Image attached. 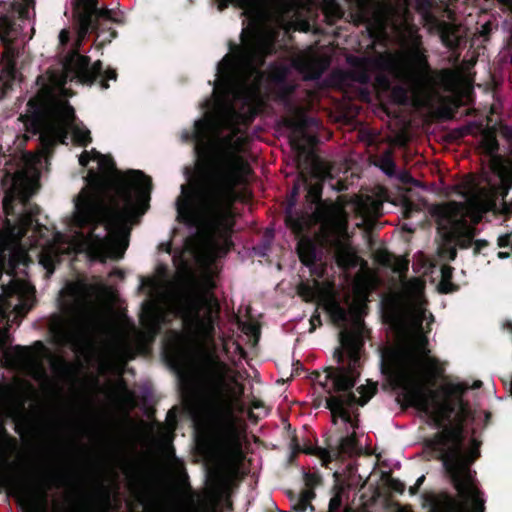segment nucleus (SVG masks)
<instances>
[{
  "label": "nucleus",
  "instance_id": "26",
  "mask_svg": "<svg viewBox=\"0 0 512 512\" xmlns=\"http://www.w3.org/2000/svg\"><path fill=\"white\" fill-rule=\"evenodd\" d=\"M437 30L442 43L448 48H454L458 45V36L456 27L448 22L440 21Z\"/></svg>",
  "mask_w": 512,
  "mask_h": 512
},
{
  "label": "nucleus",
  "instance_id": "18",
  "mask_svg": "<svg viewBox=\"0 0 512 512\" xmlns=\"http://www.w3.org/2000/svg\"><path fill=\"white\" fill-rule=\"evenodd\" d=\"M140 322L147 338L153 341L161 333L162 326L167 322V318L160 304L144 302Z\"/></svg>",
  "mask_w": 512,
  "mask_h": 512
},
{
  "label": "nucleus",
  "instance_id": "6",
  "mask_svg": "<svg viewBox=\"0 0 512 512\" xmlns=\"http://www.w3.org/2000/svg\"><path fill=\"white\" fill-rule=\"evenodd\" d=\"M341 346L334 351V358L338 366H329L324 369V381L318 380L328 393L326 408L330 410L333 423L341 418L345 423H351L352 418L348 408L358 405L363 407L377 392V385H361L357 397L352 391L360 376L361 341L353 334L341 335Z\"/></svg>",
  "mask_w": 512,
  "mask_h": 512
},
{
  "label": "nucleus",
  "instance_id": "25",
  "mask_svg": "<svg viewBox=\"0 0 512 512\" xmlns=\"http://www.w3.org/2000/svg\"><path fill=\"white\" fill-rule=\"evenodd\" d=\"M187 512H217L218 502L213 499L196 500V495L191 493L187 499Z\"/></svg>",
  "mask_w": 512,
  "mask_h": 512
},
{
  "label": "nucleus",
  "instance_id": "54",
  "mask_svg": "<svg viewBox=\"0 0 512 512\" xmlns=\"http://www.w3.org/2000/svg\"><path fill=\"white\" fill-rule=\"evenodd\" d=\"M424 481H425V476H424V475H422V476H420V477L416 480L415 485H416L417 487H419V488H420Z\"/></svg>",
  "mask_w": 512,
  "mask_h": 512
},
{
  "label": "nucleus",
  "instance_id": "30",
  "mask_svg": "<svg viewBox=\"0 0 512 512\" xmlns=\"http://www.w3.org/2000/svg\"><path fill=\"white\" fill-rule=\"evenodd\" d=\"M454 268L450 265H443L441 267V277L442 280L438 286L439 292L443 294H448L454 292L457 289V286L451 282L453 277Z\"/></svg>",
  "mask_w": 512,
  "mask_h": 512
},
{
  "label": "nucleus",
  "instance_id": "32",
  "mask_svg": "<svg viewBox=\"0 0 512 512\" xmlns=\"http://www.w3.org/2000/svg\"><path fill=\"white\" fill-rule=\"evenodd\" d=\"M358 446V440L355 433L342 437L339 440V445L336 454L339 455H351L353 454Z\"/></svg>",
  "mask_w": 512,
  "mask_h": 512
},
{
  "label": "nucleus",
  "instance_id": "60",
  "mask_svg": "<svg viewBox=\"0 0 512 512\" xmlns=\"http://www.w3.org/2000/svg\"><path fill=\"white\" fill-rule=\"evenodd\" d=\"M485 418H486V423H488L489 419L491 418V413L490 412H486L485 413Z\"/></svg>",
  "mask_w": 512,
  "mask_h": 512
},
{
  "label": "nucleus",
  "instance_id": "63",
  "mask_svg": "<svg viewBox=\"0 0 512 512\" xmlns=\"http://www.w3.org/2000/svg\"><path fill=\"white\" fill-rule=\"evenodd\" d=\"M1 14L13 15V14H12V13H10L9 11H6V12L0 11V15H1Z\"/></svg>",
  "mask_w": 512,
  "mask_h": 512
},
{
  "label": "nucleus",
  "instance_id": "46",
  "mask_svg": "<svg viewBox=\"0 0 512 512\" xmlns=\"http://www.w3.org/2000/svg\"><path fill=\"white\" fill-rule=\"evenodd\" d=\"M9 342H11L9 328L4 327V328L0 329V348L4 347Z\"/></svg>",
  "mask_w": 512,
  "mask_h": 512
},
{
  "label": "nucleus",
  "instance_id": "47",
  "mask_svg": "<svg viewBox=\"0 0 512 512\" xmlns=\"http://www.w3.org/2000/svg\"><path fill=\"white\" fill-rule=\"evenodd\" d=\"M473 243H474V249H473L474 255L479 254L484 248H486L489 245L488 241H486L484 239L476 240Z\"/></svg>",
  "mask_w": 512,
  "mask_h": 512
},
{
  "label": "nucleus",
  "instance_id": "5",
  "mask_svg": "<svg viewBox=\"0 0 512 512\" xmlns=\"http://www.w3.org/2000/svg\"><path fill=\"white\" fill-rule=\"evenodd\" d=\"M232 373V368L221 359L215 347L200 352L197 376L202 397V422L224 442L237 438L234 390L230 384L236 379Z\"/></svg>",
  "mask_w": 512,
  "mask_h": 512
},
{
  "label": "nucleus",
  "instance_id": "27",
  "mask_svg": "<svg viewBox=\"0 0 512 512\" xmlns=\"http://www.w3.org/2000/svg\"><path fill=\"white\" fill-rule=\"evenodd\" d=\"M468 390V386L462 383L453 384L448 387L447 393L449 395H453L459 398V406L460 411L463 416V418H469L472 416V411L469 408V405L467 402L462 400V396L464 393Z\"/></svg>",
  "mask_w": 512,
  "mask_h": 512
},
{
  "label": "nucleus",
  "instance_id": "62",
  "mask_svg": "<svg viewBox=\"0 0 512 512\" xmlns=\"http://www.w3.org/2000/svg\"><path fill=\"white\" fill-rule=\"evenodd\" d=\"M62 367H63V369H64L65 371L69 370V366H68V364H67V363H65V362L63 363Z\"/></svg>",
  "mask_w": 512,
  "mask_h": 512
},
{
  "label": "nucleus",
  "instance_id": "51",
  "mask_svg": "<svg viewBox=\"0 0 512 512\" xmlns=\"http://www.w3.org/2000/svg\"><path fill=\"white\" fill-rule=\"evenodd\" d=\"M88 161H89V159H88L87 152H86V151H84V152L81 154L80 158H79V162H80V164H81V165L86 166V165H87V163H88Z\"/></svg>",
  "mask_w": 512,
  "mask_h": 512
},
{
  "label": "nucleus",
  "instance_id": "56",
  "mask_svg": "<svg viewBox=\"0 0 512 512\" xmlns=\"http://www.w3.org/2000/svg\"><path fill=\"white\" fill-rule=\"evenodd\" d=\"M368 80V75L366 73H362L361 76H360V81L362 83H366Z\"/></svg>",
  "mask_w": 512,
  "mask_h": 512
},
{
  "label": "nucleus",
  "instance_id": "64",
  "mask_svg": "<svg viewBox=\"0 0 512 512\" xmlns=\"http://www.w3.org/2000/svg\"><path fill=\"white\" fill-rule=\"evenodd\" d=\"M304 289H305L308 293H311V289H310V287H308V286H307V287H304Z\"/></svg>",
  "mask_w": 512,
  "mask_h": 512
},
{
  "label": "nucleus",
  "instance_id": "57",
  "mask_svg": "<svg viewBox=\"0 0 512 512\" xmlns=\"http://www.w3.org/2000/svg\"><path fill=\"white\" fill-rule=\"evenodd\" d=\"M509 256H510V254H509V253H507V252H499V253H498V257H499V258H502V259H503V258H508Z\"/></svg>",
  "mask_w": 512,
  "mask_h": 512
},
{
  "label": "nucleus",
  "instance_id": "49",
  "mask_svg": "<svg viewBox=\"0 0 512 512\" xmlns=\"http://www.w3.org/2000/svg\"><path fill=\"white\" fill-rule=\"evenodd\" d=\"M59 40L61 44H66L69 41V33L66 30H61L59 34Z\"/></svg>",
  "mask_w": 512,
  "mask_h": 512
},
{
  "label": "nucleus",
  "instance_id": "50",
  "mask_svg": "<svg viewBox=\"0 0 512 512\" xmlns=\"http://www.w3.org/2000/svg\"><path fill=\"white\" fill-rule=\"evenodd\" d=\"M315 322H318V325H321V318H320V315L317 314V315H313L310 319V323H311V329L310 331H313L315 330Z\"/></svg>",
  "mask_w": 512,
  "mask_h": 512
},
{
  "label": "nucleus",
  "instance_id": "34",
  "mask_svg": "<svg viewBox=\"0 0 512 512\" xmlns=\"http://www.w3.org/2000/svg\"><path fill=\"white\" fill-rule=\"evenodd\" d=\"M17 444V439L10 435L4 424L0 422V449L4 452L14 451Z\"/></svg>",
  "mask_w": 512,
  "mask_h": 512
},
{
  "label": "nucleus",
  "instance_id": "12",
  "mask_svg": "<svg viewBox=\"0 0 512 512\" xmlns=\"http://www.w3.org/2000/svg\"><path fill=\"white\" fill-rule=\"evenodd\" d=\"M73 13L79 26L80 37H85L89 32H94L100 37L107 32L108 36L102 43H110L117 37V31L107 27V23L118 22L115 18L116 12L106 7H98V0H76Z\"/></svg>",
  "mask_w": 512,
  "mask_h": 512
},
{
  "label": "nucleus",
  "instance_id": "38",
  "mask_svg": "<svg viewBox=\"0 0 512 512\" xmlns=\"http://www.w3.org/2000/svg\"><path fill=\"white\" fill-rule=\"evenodd\" d=\"M262 1L263 0H218V9L223 11L233 2H236L241 8H255L259 6Z\"/></svg>",
  "mask_w": 512,
  "mask_h": 512
},
{
  "label": "nucleus",
  "instance_id": "13",
  "mask_svg": "<svg viewBox=\"0 0 512 512\" xmlns=\"http://www.w3.org/2000/svg\"><path fill=\"white\" fill-rule=\"evenodd\" d=\"M94 324V319L87 315L65 318L55 314L50 319L49 330L60 341L78 350L88 346Z\"/></svg>",
  "mask_w": 512,
  "mask_h": 512
},
{
  "label": "nucleus",
  "instance_id": "53",
  "mask_svg": "<svg viewBox=\"0 0 512 512\" xmlns=\"http://www.w3.org/2000/svg\"><path fill=\"white\" fill-rule=\"evenodd\" d=\"M5 268V255L0 259V277L2 276L3 270Z\"/></svg>",
  "mask_w": 512,
  "mask_h": 512
},
{
  "label": "nucleus",
  "instance_id": "61",
  "mask_svg": "<svg viewBox=\"0 0 512 512\" xmlns=\"http://www.w3.org/2000/svg\"><path fill=\"white\" fill-rule=\"evenodd\" d=\"M35 345L39 346L40 348H44V345L41 341H36Z\"/></svg>",
  "mask_w": 512,
  "mask_h": 512
},
{
  "label": "nucleus",
  "instance_id": "14",
  "mask_svg": "<svg viewBox=\"0 0 512 512\" xmlns=\"http://www.w3.org/2000/svg\"><path fill=\"white\" fill-rule=\"evenodd\" d=\"M466 210V203L451 201L445 206L437 208L436 212L438 216L452 221V229L445 235V240L454 242L460 249L470 248L477 233V229L469 225L464 218Z\"/></svg>",
  "mask_w": 512,
  "mask_h": 512
},
{
  "label": "nucleus",
  "instance_id": "4",
  "mask_svg": "<svg viewBox=\"0 0 512 512\" xmlns=\"http://www.w3.org/2000/svg\"><path fill=\"white\" fill-rule=\"evenodd\" d=\"M36 84L40 86L39 90L28 100L26 113L18 117L25 131L39 136L47 148L58 143L67 144L69 132L77 145L87 147L92 142L91 132L82 122L77 123L75 109L70 102L58 97L43 75L36 78Z\"/></svg>",
  "mask_w": 512,
  "mask_h": 512
},
{
  "label": "nucleus",
  "instance_id": "48",
  "mask_svg": "<svg viewBox=\"0 0 512 512\" xmlns=\"http://www.w3.org/2000/svg\"><path fill=\"white\" fill-rule=\"evenodd\" d=\"M511 241V234L501 235L498 238V246L499 247H508Z\"/></svg>",
  "mask_w": 512,
  "mask_h": 512
},
{
  "label": "nucleus",
  "instance_id": "24",
  "mask_svg": "<svg viewBox=\"0 0 512 512\" xmlns=\"http://www.w3.org/2000/svg\"><path fill=\"white\" fill-rule=\"evenodd\" d=\"M335 260L337 265L343 270L355 268L358 264V259L353 250L344 244H339L335 252Z\"/></svg>",
  "mask_w": 512,
  "mask_h": 512
},
{
  "label": "nucleus",
  "instance_id": "28",
  "mask_svg": "<svg viewBox=\"0 0 512 512\" xmlns=\"http://www.w3.org/2000/svg\"><path fill=\"white\" fill-rule=\"evenodd\" d=\"M315 497V491L302 490L292 505L293 511L305 512L308 508H310L311 511H314V506L311 504V501Z\"/></svg>",
  "mask_w": 512,
  "mask_h": 512
},
{
  "label": "nucleus",
  "instance_id": "8",
  "mask_svg": "<svg viewBox=\"0 0 512 512\" xmlns=\"http://www.w3.org/2000/svg\"><path fill=\"white\" fill-rule=\"evenodd\" d=\"M316 123L317 121L314 118L307 116L301 109L298 108H295V113L293 115L283 118L284 126L291 130L293 134L291 145L297 151L296 163L297 169L299 170L297 179L288 196L284 215L285 225L292 231L294 235H300L305 232L306 228L308 227L310 218L308 212L296 210V204L300 191L302 188H304V185L301 181V174L304 171H307L305 169L304 163L299 165V159L301 158V155H305V153L310 152L306 150L303 142L310 139V136L307 134L306 130Z\"/></svg>",
  "mask_w": 512,
  "mask_h": 512
},
{
  "label": "nucleus",
  "instance_id": "19",
  "mask_svg": "<svg viewBox=\"0 0 512 512\" xmlns=\"http://www.w3.org/2000/svg\"><path fill=\"white\" fill-rule=\"evenodd\" d=\"M20 231L18 232V239H14L12 236H3L0 239L2 253L8 251V274L14 277L17 269L21 266H28L31 262L28 252L22 248L19 244Z\"/></svg>",
  "mask_w": 512,
  "mask_h": 512
},
{
  "label": "nucleus",
  "instance_id": "52",
  "mask_svg": "<svg viewBox=\"0 0 512 512\" xmlns=\"http://www.w3.org/2000/svg\"><path fill=\"white\" fill-rule=\"evenodd\" d=\"M419 491V487H417L415 484L409 488V493L411 495L417 494Z\"/></svg>",
  "mask_w": 512,
  "mask_h": 512
},
{
  "label": "nucleus",
  "instance_id": "23",
  "mask_svg": "<svg viewBox=\"0 0 512 512\" xmlns=\"http://www.w3.org/2000/svg\"><path fill=\"white\" fill-rule=\"evenodd\" d=\"M20 292V285L14 279H11L10 283L3 287L0 295V305L3 308V313H6V310L15 309L19 306L21 300Z\"/></svg>",
  "mask_w": 512,
  "mask_h": 512
},
{
  "label": "nucleus",
  "instance_id": "45",
  "mask_svg": "<svg viewBox=\"0 0 512 512\" xmlns=\"http://www.w3.org/2000/svg\"><path fill=\"white\" fill-rule=\"evenodd\" d=\"M419 211H420V209L417 207V205L411 201H407L404 204V211H403L404 218H407V219L411 218L415 212H419Z\"/></svg>",
  "mask_w": 512,
  "mask_h": 512
},
{
  "label": "nucleus",
  "instance_id": "55",
  "mask_svg": "<svg viewBox=\"0 0 512 512\" xmlns=\"http://www.w3.org/2000/svg\"><path fill=\"white\" fill-rule=\"evenodd\" d=\"M481 386H482V381L477 380V381H475V382L473 383L472 388H473V389H478V388H480Z\"/></svg>",
  "mask_w": 512,
  "mask_h": 512
},
{
  "label": "nucleus",
  "instance_id": "44",
  "mask_svg": "<svg viewBox=\"0 0 512 512\" xmlns=\"http://www.w3.org/2000/svg\"><path fill=\"white\" fill-rule=\"evenodd\" d=\"M310 270L311 275L316 276L317 278L324 277L325 271H326V265L323 263L318 264L316 262L312 267H308Z\"/></svg>",
  "mask_w": 512,
  "mask_h": 512
},
{
  "label": "nucleus",
  "instance_id": "22",
  "mask_svg": "<svg viewBox=\"0 0 512 512\" xmlns=\"http://www.w3.org/2000/svg\"><path fill=\"white\" fill-rule=\"evenodd\" d=\"M0 488H9L13 496L17 497L20 505L25 504L28 496V484L22 480L15 479L0 467Z\"/></svg>",
  "mask_w": 512,
  "mask_h": 512
},
{
  "label": "nucleus",
  "instance_id": "1",
  "mask_svg": "<svg viewBox=\"0 0 512 512\" xmlns=\"http://www.w3.org/2000/svg\"><path fill=\"white\" fill-rule=\"evenodd\" d=\"M381 370L395 390L403 408L412 407L427 415L436 428L442 430L425 440L434 459L442 462L445 475L457 491V497L442 493L436 508L439 512H485L483 493L474 483L472 464L481 456V441L473 438L469 449H464V427L445 426L455 408L449 402H440L426 381L421 359L406 348H391L382 354Z\"/></svg>",
  "mask_w": 512,
  "mask_h": 512
},
{
  "label": "nucleus",
  "instance_id": "59",
  "mask_svg": "<svg viewBox=\"0 0 512 512\" xmlns=\"http://www.w3.org/2000/svg\"><path fill=\"white\" fill-rule=\"evenodd\" d=\"M296 458H297V457H292V452H290V455H289V457H288V462H289V464H293Z\"/></svg>",
  "mask_w": 512,
  "mask_h": 512
},
{
  "label": "nucleus",
  "instance_id": "16",
  "mask_svg": "<svg viewBox=\"0 0 512 512\" xmlns=\"http://www.w3.org/2000/svg\"><path fill=\"white\" fill-rule=\"evenodd\" d=\"M305 164V169L301 174V181L304 185L306 193V202L310 205V209L315 208L314 214L317 217L323 215L324 201L322 199L323 180L318 171V158L313 152L301 155L299 165Z\"/></svg>",
  "mask_w": 512,
  "mask_h": 512
},
{
  "label": "nucleus",
  "instance_id": "9",
  "mask_svg": "<svg viewBox=\"0 0 512 512\" xmlns=\"http://www.w3.org/2000/svg\"><path fill=\"white\" fill-rule=\"evenodd\" d=\"M176 315L183 322L198 331L213 336L215 333V314L219 313V303L208 296L188 287L179 292L175 303Z\"/></svg>",
  "mask_w": 512,
  "mask_h": 512
},
{
  "label": "nucleus",
  "instance_id": "10",
  "mask_svg": "<svg viewBox=\"0 0 512 512\" xmlns=\"http://www.w3.org/2000/svg\"><path fill=\"white\" fill-rule=\"evenodd\" d=\"M35 193L33 184L24 174H15L10 186L4 191L2 200L3 211L6 216H18L21 225L20 238L33 226L40 214V207L32 203L30 198Z\"/></svg>",
  "mask_w": 512,
  "mask_h": 512
},
{
  "label": "nucleus",
  "instance_id": "31",
  "mask_svg": "<svg viewBox=\"0 0 512 512\" xmlns=\"http://www.w3.org/2000/svg\"><path fill=\"white\" fill-rule=\"evenodd\" d=\"M403 288L404 292L410 299L417 300L423 294L425 283L419 278L413 277L405 281Z\"/></svg>",
  "mask_w": 512,
  "mask_h": 512
},
{
  "label": "nucleus",
  "instance_id": "7",
  "mask_svg": "<svg viewBox=\"0 0 512 512\" xmlns=\"http://www.w3.org/2000/svg\"><path fill=\"white\" fill-rule=\"evenodd\" d=\"M241 42V45L229 42L231 53L226 54L218 64V73L225 84H230L239 69L262 68L267 57L276 52L273 39L257 27L243 29Z\"/></svg>",
  "mask_w": 512,
  "mask_h": 512
},
{
  "label": "nucleus",
  "instance_id": "40",
  "mask_svg": "<svg viewBox=\"0 0 512 512\" xmlns=\"http://www.w3.org/2000/svg\"><path fill=\"white\" fill-rule=\"evenodd\" d=\"M360 17H365L371 0H347Z\"/></svg>",
  "mask_w": 512,
  "mask_h": 512
},
{
  "label": "nucleus",
  "instance_id": "41",
  "mask_svg": "<svg viewBox=\"0 0 512 512\" xmlns=\"http://www.w3.org/2000/svg\"><path fill=\"white\" fill-rule=\"evenodd\" d=\"M272 79L277 83H282L287 77V69L283 66H276L272 69Z\"/></svg>",
  "mask_w": 512,
  "mask_h": 512
},
{
  "label": "nucleus",
  "instance_id": "33",
  "mask_svg": "<svg viewBox=\"0 0 512 512\" xmlns=\"http://www.w3.org/2000/svg\"><path fill=\"white\" fill-rule=\"evenodd\" d=\"M346 489L342 483H335L332 488V497L329 501V512H339L343 504V495Z\"/></svg>",
  "mask_w": 512,
  "mask_h": 512
},
{
  "label": "nucleus",
  "instance_id": "39",
  "mask_svg": "<svg viewBox=\"0 0 512 512\" xmlns=\"http://www.w3.org/2000/svg\"><path fill=\"white\" fill-rule=\"evenodd\" d=\"M439 256L448 261H454L457 258V249L454 242H447L444 239L443 245L439 248Z\"/></svg>",
  "mask_w": 512,
  "mask_h": 512
},
{
  "label": "nucleus",
  "instance_id": "58",
  "mask_svg": "<svg viewBox=\"0 0 512 512\" xmlns=\"http://www.w3.org/2000/svg\"><path fill=\"white\" fill-rule=\"evenodd\" d=\"M132 469H133V467H132L131 465H126V467H125V473H126L127 475L131 474V473H132Z\"/></svg>",
  "mask_w": 512,
  "mask_h": 512
},
{
  "label": "nucleus",
  "instance_id": "3",
  "mask_svg": "<svg viewBox=\"0 0 512 512\" xmlns=\"http://www.w3.org/2000/svg\"><path fill=\"white\" fill-rule=\"evenodd\" d=\"M207 125L203 119L195 121V129L188 136L197 142L195 153L201 177L196 189L198 214L192 213L187 205L185 211L179 207L178 212L185 223L200 225L208 236L229 238L235 225V189L241 172L249 167L232 151L233 136H225L217 143L204 142Z\"/></svg>",
  "mask_w": 512,
  "mask_h": 512
},
{
  "label": "nucleus",
  "instance_id": "35",
  "mask_svg": "<svg viewBox=\"0 0 512 512\" xmlns=\"http://www.w3.org/2000/svg\"><path fill=\"white\" fill-rule=\"evenodd\" d=\"M327 311L336 324H343L347 321L348 313L347 310L337 302H332L328 305Z\"/></svg>",
  "mask_w": 512,
  "mask_h": 512
},
{
  "label": "nucleus",
  "instance_id": "2",
  "mask_svg": "<svg viewBox=\"0 0 512 512\" xmlns=\"http://www.w3.org/2000/svg\"><path fill=\"white\" fill-rule=\"evenodd\" d=\"M100 166L115 173L113 194L105 203L98 192L83 191L75 202L74 224L91 229L90 249L99 260H119L128 247L129 224L149 208L152 179L141 170L120 172L110 156H102Z\"/></svg>",
  "mask_w": 512,
  "mask_h": 512
},
{
  "label": "nucleus",
  "instance_id": "17",
  "mask_svg": "<svg viewBox=\"0 0 512 512\" xmlns=\"http://www.w3.org/2000/svg\"><path fill=\"white\" fill-rule=\"evenodd\" d=\"M16 21L14 15H0V40L4 46L1 55V64L4 71L13 76L17 70L18 50L14 45L12 33L15 32Z\"/></svg>",
  "mask_w": 512,
  "mask_h": 512
},
{
  "label": "nucleus",
  "instance_id": "42",
  "mask_svg": "<svg viewBox=\"0 0 512 512\" xmlns=\"http://www.w3.org/2000/svg\"><path fill=\"white\" fill-rule=\"evenodd\" d=\"M290 449H291V452H292V457H297L299 453L301 452H305V453H309L308 450H304L302 449L300 443H299V440L297 438V435L294 433L290 439Z\"/></svg>",
  "mask_w": 512,
  "mask_h": 512
},
{
  "label": "nucleus",
  "instance_id": "11",
  "mask_svg": "<svg viewBox=\"0 0 512 512\" xmlns=\"http://www.w3.org/2000/svg\"><path fill=\"white\" fill-rule=\"evenodd\" d=\"M68 476L63 472H51L45 479V485L42 489V504L32 505L28 503L27 496L25 507L28 512H107L100 507L97 495L93 493L81 492V499L79 502L72 500L70 496L60 500H53L51 509H48L47 491L52 487H61L66 483ZM28 495H30V486L28 485Z\"/></svg>",
  "mask_w": 512,
  "mask_h": 512
},
{
  "label": "nucleus",
  "instance_id": "43",
  "mask_svg": "<svg viewBox=\"0 0 512 512\" xmlns=\"http://www.w3.org/2000/svg\"><path fill=\"white\" fill-rule=\"evenodd\" d=\"M388 487L390 490H392L393 492H396V493H399V494H403L404 491H405V484L400 481L399 479H396V478H390L388 480Z\"/></svg>",
  "mask_w": 512,
  "mask_h": 512
},
{
  "label": "nucleus",
  "instance_id": "15",
  "mask_svg": "<svg viewBox=\"0 0 512 512\" xmlns=\"http://www.w3.org/2000/svg\"><path fill=\"white\" fill-rule=\"evenodd\" d=\"M65 66L75 74L79 82L86 85H93L99 77L101 89L109 88V80H117V72L113 68L103 71L102 61L97 60L91 65L89 56L81 55L77 52L72 53L66 58Z\"/></svg>",
  "mask_w": 512,
  "mask_h": 512
},
{
  "label": "nucleus",
  "instance_id": "21",
  "mask_svg": "<svg viewBox=\"0 0 512 512\" xmlns=\"http://www.w3.org/2000/svg\"><path fill=\"white\" fill-rule=\"evenodd\" d=\"M376 259L383 266L390 267L393 272L406 278V274L409 270V259L407 257H398L388 250H380L377 252Z\"/></svg>",
  "mask_w": 512,
  "mask_h": 512
},
{
  "label": "nucleus",
  "instance_id": "29",
  "mask_svg": "<svg viewBox=\"0 0 512 512\" xmlns=\"http://www.w3.org/2000/svg\"><path fill=\"white\" fill-rule=\"evenodd\" d=\"M386 175L393 176L396 172V164L393 159V151L386 149L377 159L375 163Z\"/></svg>",
  "mask_w": 512,
  "mask_h": 512
},
{
  "label": "nucleus",
  "instance_id": "20",
  "mask_svg": "<svg viewBox=\"0 0 512 512\" xmlns=\"http://www.w3.org/2000/svg\"><path fill=\"white\" fill-rule=\"evenodd\" d=\"M295 236L299 238L296 244V252L304 266L312 267L316 262L322 261V250L313 238L305 236L304 232Z\"/></svg>",
  "mask_w": 512,
  "mask_h": 512
},
{
  "label": "nucleus",
  "instance_id": "37",
  "mask_svg": "<svg viewBox=\"0 0 512 512\" xmlns=\"http://www.w3.org/2000/svg\"><path fill=\"white\" fill-rule=\"evenodd\" d=\"M303 480L305 484L304 490L314 491L316 487L322 485V477L318 471L304 472Z\"/></svg>",
  "mask_w": 512,
  "mask_h": 512
},
{
  "label": "nucleus",
  "instance_id": "36",
  "mask_svg": "<svg viewBox=\"0 0 512 512\" xmlns=\"http://www.w3.org/2000/svg\"><path fill=\"white\" fill-rule=\"evenodd\" d=\"M501 187L500 195L505 198L509 189L512 188V169L503 167L499 173Z\"/></svg>",
  "mask_w": 512,
  "mask_h": 512
}]
</instances>
